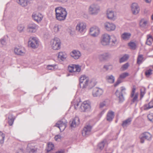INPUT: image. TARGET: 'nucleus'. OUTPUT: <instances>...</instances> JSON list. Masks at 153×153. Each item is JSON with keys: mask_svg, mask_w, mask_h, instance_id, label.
<instances>
[{"mask_svg": "<svg viewBox=\"0 0 153 153\" xmlns=\"http://www.w3.org/2000/svg\"><path fill=\"white\" fill-rule=\"evenodd\" d=\"M86 25L83 22H79L76 26V30L79 32L82 33L85 32L86 30Z\"/></svg>", "mask_w": 153, "mask_h": 153, "instance_id": "obj_11", "label": "nucleus"}, {"mask_svg": "<svg viewBox=\"0 0 153 153\" xmlns=\"http://www.w3.org/2000/svg\"><path fill=\"white\" fill-rule=\"evenodd\" d=\"M104 26L106 30L111 31L114 30L115 28V25L113 23L106 22L104 24Z\"/></svg>", "mask_w": 153, "mask_h": 153, "instance_id": "obj_21", "label": "nucleus"}, {"mask_svg": "<svg viewBox=\"0 0 153 153\" xmlns=\"http://www.w3.org/2000/svg\"><path fill=\"white\" fill-rule=\"evenodd\" d=\"M136 88L135 86H134L132 88V91L130 94V97L132 98L131 100V104L134 102H138V93H136L135 94Z\"/></svg>", "mask_w": 153, "mask_h": 153, "instance_id": "obj_13", "label": "nucleus"}, {"mask_svg": "<svg viewBox=\"0 0 153 153\" xmlns=\"http://www.w3.org/2000/svg\"><path fill=\"white\" fill-rule=\"evenodd\" d=\"M80 46L81 48L83 49H85L86 48V46L83 43L81 44H80Z\"/></svg>", "mask_w": 153, "mask_h": 153, "instance_id": "obj_56", "label": "nucleus"}, {"mask_svg": "<svg viewBox=\"0 0 153 153\" xmlns=\"http://www.w3.org/2000/svg\"><path fill=\"white\" fill-rule=\"evenodd\" d=\"M149 20L148 19H141L140 22V27L145 28L148 25Z\"/></svg>", "mask_w": 153, "mask_h": 153, "instance_id": "obj_27", "label": "nucleus"}, {"mask_svg": "<svg viewBox=\"0 0 153 153\" xmlns=\"http://www.w3.org/2000/svg\"><path fill=\"white\" fill-rule=\"evenodd\" d=\"M14 52L16 55L23 56L25 54L26 51L24 47L22 46H18L15 48Z\"/></svg>", "mask_w": 153, "mask_h": 153, "instance_id": "obj_12", "label": "nucleus"}, {"mask_svg": "<svg viewBox=\"0 0 153 153\" xmlns=\"http://www.w3.org/2000/svg\"><path fill=\"white\" fill-rule=\"evenodd\" d=\"M131 34L130 33H124L121 35V38L124 40H128L130 38Z\"/></svg>", "mask_w": 153, "mask_h": 153, "instance_id": "obj_35", "label": "nucleus"}, {"mask_svg": "<svg viewBox=\"0 0 153 153\" xmlns=\"http://www.w3.org/2000/svg\"><path fill=\"white\" fill-rule=\"evenodd\" d=\"M146 88H143L140 89V99L143 97L146 93Z\"/></svg>", "mask_w": 153, "mask_h": 153, "instance_id": "obj_47", "label": "nucleus"}, {"mask_svg": "<svg viewBox=\"0 0 153 153\" xmlns=\"http://www.w3.org/2000/svg\"><path fill=\"white\" fill-rule=\"evenodd\" d=\"M128 45L132 50H135L137 48V44L135 42L131 41L128 43Z\"/></svg>", "mask_w": 153, "mask_h": 153, "instance_id": "obj_33", "label": "nucleus"}, {"mask_svg": "<svg viewBox=\"0 0 153 153\" xmlns=\"http://www.w3.org/2000/svg\"><path fill=\"white\" fill-rule=\"evenodd\" d=\"M118 43L116 38L114 36L112 37L111 40V45L112 46H115Z\"/></svg>", "mask_w": 153, "mask_h": 153, "instance_id": "obj_38", "label": "nucleus"}, {"mask_svg": "<svg viewBox=\"0 0 153 153\" xmlns=\"http://www.w3.org/2000/svg\"><path fill=\"white\" fill-rule=\"evenodd\" d=\"M62 27L61 25H56L53 28L54 31L55 33L58 32L59 29Z\"/></svg>", "mask_w": 153, "mask_h": 153, "instance_id": "obj_46", "label": "nucleus"}, {"mask_svg": "<svg viewBox=\"0 0 153 153\" xmlns=\"http://www.w3.org/2000/svg\"><path fill=\"white\" fill-rule=\"evenodd\" d=\"M67 122L65 119L58 121L56 124L55 126L59 128L61 132L63 131L67 126Z\"/></svg>", "mask_w": 153, "mask_h": 153, "instance_id": "obj_7", "label": "nucleus"}, {"mask_svg": "<svg viewBox=\"0 0 153 153\" xmlns=\"http://www.w3.org/2000/svg\"><path fill=\"white\" fill-rule=\"evenodd\" d=\"M55 11L56 18L57 20L62 21L65 19L67 12L65 9L59 7L55 8Z\"/></svg>", "mask_w": 153, "mask_h": 153, "instance_id": "obj_1", "label": "nucleus"}, {"mask_svg": "<svg viewBox=\"0 0 153 153\" xmlns=\"http://www.w3.org/2000/svg\"><path fill=\"white\" fill-rule=\"evenodd\" d=\"M25 28V26L22 24L19 25L17 27V30L20 32H23Z\"/></svg>", "mask_w": 153, "mask_h": 153, "instance_id": "obj_44", "label": "nucleus"}, {"mask_svg": "<svg viewBox=\"0 0 153 153\" xmlns=\"http://www.w3.org/2000/svg\"><path fill=\"white\" fill-rule=\"evenodd\" d=\"M79 102H77L74 105V108L75 109H77L79 108L80 105Z\"/></svg>", "mask_w": 153, "mask_h": 153, "instance_id": "obj_53", "label": "nucleus"}, {"mask_svg": "<svg viewBox=\"0 0 153 153\" xmlns=\"http://www.w3.org/2000/svg\"><path fill=\"white\" fill-rule=\"evenodd\" d=\"M8 123L9 125L12 126L14 121L13 116L12 115H10L8 117Z\"/></svg>", "mask_w": 153, "mask_h": 153, "instance_id": "obj_43", "label": "nucleus"}, {"mask_svg": "<svg viewBox=\"0 0 153 153\" xmlns=\"http://www.w3.org/2000/svg\"><path fill=\"white\" fill-rule=\"evenodd\" d=\"M111 66L109 65H104V68L106 70H108L111 67Z\"/></svg>", "mask_w": 153, "mask_h": 153, "instance_id": "obj_54", "label": "nucleus"}, {"mask_svg": "<svg viewBox=\"0 0 153 153\" xmlns=\"http://www.w3.org/2000/svg\"><path fill=\"white\" fill-rule=\"evenodd\" d=\"M103 92V90L102 89L99 88L95 87L93 89L92 95L94 97H100L102 94Z\"/></svg>", "mask_w": 153, "mask_h": 153, "instance_id": "obj_17", "label": "nucleus"}, {"mask_svg": "<svg viewBox=\"0 0 153 153\" xmlns=\"http://www.w3.org/2000/svg\"><path fill=\"white\" fill-rule=\"evenodd\" d=\"M139 138L140 140V142L141 143L144 142L145 139L148 140H150L152 139V135L148 132H145L141 134Z\"/></svg>", "mask_w": 153, "mask_h": 153, "instance_id": "obj_8", "label": "nucleus"}, {"mask_svg": "<svg viewBox=\"0 0 153 153\" xmlns=\"http://www.w3.org/2000/svg\"><path fill=\"white\" fill-rule=\"evenodd\" d=\"M56 66V65H48L47 66V68L49 70H54Z\"/></svg>", "mask_w": 153, "mask_h": 153, "instance_id": "obj_50", "label": "nucleus"}, {"mask_svg": "<svg viewBox=\"0 0 153 153\" xmlns=\"http://www.w3.org/2000/svg\"><path fill=\"white\" fill-rule=\"evenodd\" d=\"M79 120L78 117H76L70 121V126L71 127L75 128L79 123Z\"/></svg>", "mask_w": 153, "mask_h": 153, "instance_id": "obj_25", "label": "nucleus"}, {"mask_svg": "<svg viewBox=\"0 0 153 153\" xmlns=\"http://www.w3.org/2000/svg\"><path fill=\"white\" fill-rule=\"evenodd\" d=\"M24 151L22 149H20L17 152V153H24Z\"/></svg>", "mask_w": 153, "mask_h": 153, "instance_id": "obj_58", "label": "nucleus"}, {"mask_svg": "<svg viewBox=\"0 0 153 153\" xmlns=\"http://www.w3.org/2000/svg\"><path fill=\"white\" fill-rule=\"evenodd\" d=\"M131 11L133 14L137 15L139 12L140 8L137 3H133L131 5Z\"/></svg>", "mask_w": 153, "mask_h": 153, "instance_id": "obj_19", "label": "nucleus"}, {"mask_svg": "<svg viewBox=\"0 0 153 153\" xmlns=\"http://www.w3.org/2000/svg\"><path fill=\"white\" fill-rule=\"evenodd\" d=\"M143 59V55H139L137 58V63L138 64H140L141 63Z\"/></svg>", "mask_w": 153, "mask_h": 153, "instance_id": "obj_45", "label": "nucleus"}, {"mask_svg": "<svg viewBox=\"0 0 153 153\" xmlns=\"http://www.w3.org/2000/svg\"><path fill=\"white\" fill-rule=\"evenodd\" d=\"M147 117L150 121L153 122V113H151L149 114L148 115Z\"/></svg>", "mask_w": 153, "mask_h": 153, "instance_id": "obj_51", "label": "nucleus"}, {"mask_svg": "<svg viewBox=\"0 0 153 153\" xmlns=\"http://www.w3.org/2000/svg\"><path fill=\"white\" fill-rule=\"evenodd\" d=\"M114 117V112L109 111L107 114V120L108 121H111Z\"/></svg>", "mask_w": 153, "mask_h": 153, "instance_id": "obj_31", "label": "nucleus"}, {"mask_svg": "<svg viewBox=\"0 0 153 153\" xmlns=\"http://www.w3.org/2000/svg\"><path fill=\"white\" fill-rule=\"evenodd\" d=\"M54 145L51 143H49L48 144V146L46 148L47 152H49L54 148Z\"/></svg>", "mask_w": 153, "mask_h": 153, "instance_id": "obj_39", "label": "nucleus"}, {"mask_svg": "<svg viewBox=\"0 0 153 153\" xmlns=\"http://www.w3.org/2000/svg\"><path fill=\"white\" fill-rule=\"evenodd\" d=\"M132 118L131 117H129L123 122L122 124V126L123 127H126L128 126L129 125L132 121Z\"/></svg>", "mask_w": 153, "mask_h": 153, "instance_id": "obj_29", "label": "nucleus"}, {"mask_svg": "<svg viewBox=\"0 0 153 153\" xmlns=\"http://www.w3.org/2000/svg\"><path fill=\"white\" fill-rule=\"evenodd\" d=\"M28 45L33 48H36L39 46V41L35 37H31L29 39Z\"/></svg>", "mask_w": 153, "mask_h": 153, "instance_id": "obj_6", "label": "nucleus"}, {"mask_svg": "<svg viewBox=\"0 0 153 153\" xmlns=\"http://www.w3.org/2000/svg\"><path fill=\"white\" fill-rule=\"evenodd\" d=\"M121 91L119 92L117 90L115 92V94L117 97L119 98V102H122L124 100V98L123 96L122 92L126 90V88L123 87H122L121 88Z\"/></svg>", "mask_w": 153, "mask_h": 153, "instance_id": "obj_10", "label": "nucleus"}, {"mask_svg": "<svg viewBox=\"0 0 153 153\" xmlns=\"http://www.w3.org/2000/svg\"><path fill=\"white\" fill-rule=\"evenodd\" d=\"M18 3L22 7L27 6L29 1L28 0H17Z\"/></svg>", "mask_w": 153, "mask_h": 153, "instance_id": "obj_34", "label": "nucleus"}, {"mask_svg": "<svg viewBox=\"0 0 153 153\" xmlns=\"http://www.w3.org/2000/svg\"><path fill=\"white\" fill-rule=\"evenodd\" d=\"M89 32L92 36L96 37L99 34L100 30L97 27L94 26L90 28Z\"/></svg>", "mask_w": 153, "mask_h": 153, "instance_id": "obj_14", "label": "nucleus"}, {"mask_svg": "<svg viewBox=\"0 0 153 153\" xmlns=\"http://www.w3.org/2000/svg\"><path fill=\"white\" fill-rule=\"evenodd\" d=\"M105 105V102H101L100 104V107L102 108Z\"/></svg>", "mask_w": 153, "mask_h": 153, "instance_id": "obj_57", "label": "nucleus"}, {"mask_svg": "<svg viewBox=\"0 0 153 153\" xmlns=\"http://www.w3.org/2000/svg\"><path fill=\"white\" fill-rule=\"evenodd\" d=\"M91 106L90 102L87 100L84 101L80 104L79 110L83 112H87L90 111Z\"/></svg>", "mask_w": 153, "mask_h": 153, "instance_id": "obj_3", "label": "nucleus"}, {"mask_svg": "<svg viewBox=\"0 0 153 153\" xmlns=\"http://www.w3.org/2000/svg\"><path fill=\"white\" fill-rule=\"evenodd\" d=\"M37 150V147L33 144L30 143L27 145V150L29 153H34Z\"/></svg>", "mask_w": 153, "mask_h": 153, "instance_id": "obj_24", "label": "nucleus"}, {"mask_svg": "<svg viewBox=\"0 0 153 153\" xmlns=\"http://www.w3.org/2000/svg\"><path fill=\"white\" fill-rule=\"evenodd\" d=\"M56 153H63V152L62 151H58L56 152Z\"/></svg>", "mask_w": 153, "mask_h": 153, "instance_id": "obj_61", "label": "nucleus"}, {"mask_svg": "<svg viewBox=\"0 0 153 153\" xmlns=\"http://www.w3.org/2000/svg\"><path fill=\"white\" fill-rule=\"evenodd\" d=\"M147 38L146 40V44L149 45H152V42H153V39L152 37L150 35H148L147 36Z\"/></svg>", "mask_w": 153, "mask_h": 153, "instance_id": "obj_36", "label": "nucleus"}, {"mask_svg": "<svg viewBox=\"0 0 153 153\" xmlns=\"http://www.w3.org/2000/svg\"><path fill=\"white\" fill-rule=\"evenodd\" d=\"M6 41L5 39L3 38L0 39V46L3 47L6 45Z\"/></svg>", "mask_w": 153, "mask_h": 153, "instance_id": "obj_49", "label": "nucleus"}, {"mask_svg": "<svg viewBox=\"0 0 153 153\" xmlns=\"http://www.w3.org/2000/svg\"><path fill=\"white\" fill-rule=\"evenodd\" d=\"M100 10V7L96 4H92L89 7L88 11L92 15H97Z\"/></svg>", "mask_w": 153, "mask_h": 153, "instance_id": "obj_4", "label": "nucleus"}, {"mask_svg": "<svg viewBox=\"0 0 153 153\" xmlns=\"http://www.w3.org/2000/svg\"><path fill=\"white\" fill-rule=\"evenodd\" d=\"M51 45L52 48L54 50H57L60 48L61 42L59 39L55 38L51 41Z\"/></svg>", "mask_w": 153, "mask_h": 153, "instance_id": "obj_5", "label": "nucleus"}, {"mask_svg": "<svg viewBox=\"0 0 153 153\" xmlns=\"http://www.w3.org/2000/svg\"><path fill=\"white\" fill-rule=\"evenodd\" d=\"M33 19L37 22L41 21L42 19L43 16L40 13H33L32 15Z\"/></svg>", "mask_w": 153, "mask_h": 153, "instance_id": "obj_26", "label": "nucleus"}, {"mask_svg": "<svg viewBox=\"0 0 153 153\" xmlns=\"http://www.w3.org/2000/svg\"><path fill=\"white\" fill-rule=\"evenodd\" d=\"M111 39L110 36L107 34H105L102 35L101 43L103 45H107L110 43V40Z\"/></svg>", "mask_w": 153, "mask_h": 153, "instance_id": "obj_9", "label": "nucleus"}, {"mask_svg": "<svg viewBox=\"0 0 153 153\" xmlns=\"http://www.w3.org/2000/svg\"><path fill=\"white\" fill-rule=\"evenodd\" d=\"M128 57L129 56L128 55H125L122 57L119 60L120 63H121L126 61V60H127Z\"/></svg>", "mask_w": 153, "mask_h": 153, "instance_id": "obj_41", "label": "nucleus"}, {"mask_svg": "<svg viewBox=\"0 0 153 153\" xmlns=\"http://www.w3.org/2000/svg\"><path fill=\"white\" fill-rule=\"evenodd\" d=\"M106 15L107 18L109 19L114 20L116 19V14L111 10L108 9L107 10Z\"/></svg>", "mask_w": 153, "mask_h": 153, "instance_id": "obj_18", "label": "nucleus"}, {"mask_svg": "<svg viewBox=\"0 0 153 153\" xmlns=\"http://www.w3.org/2000/svg\"><path fill=\"white\" fill-rule=\"evenodd\" d=\"M68 0H58V1L62 3H64L67 1Z\"/></svg>", "mask_w": 153, "mask_h": 153, "instance_id": "obj_59", "label": "nucleus"}, {"mask_svg": "<svg viewBox=\"0 0 153 153\" xmlns=\"http://www.w3.org/2000/svg\"><path fill=\"white\" fill-rule=\"evenodd\" d=\"M129 74L127 72H124L121 74L120 75L119 78L118 79L116 83L114 84V87H116L118 85L122 82L121 79H124Z\"/></svg>", "mask_w": 153, "mask_h": 153, "instance_id": "obj_23", "label": "nucleus"}, {"mask_svg": "<svg viewBox=\"0 0 153 153\" xmlns=\"http://www.w3.org/2000/svg\"><path fill=\"white\" fill-rule=\"evenodd\" d=\"M145 1L146 2L149 3L151 2V0H145Z\"/></svg>", "mask_w": 153, "mask_h": 153, "instance_id": "obj_60", "label": "nucleus"}, {"mask_svg": "<svg viewBox=\"0 0 153 153\" xmlns=\"http://www.w3.org/2000/svg\"><path fill=\"white\" fill-rule=\"evenodd\" d=\"M5 137V134L0 132V144L2 145L4 143Z\"/></svg>", "mask_w": 153, "mask_h": 153, "instance_id": "obj_42", "label": "nucleus"}, {"mask_svg": "<svg viewBox=\"0 0 153 153\" xmlns=\"http://www.w3.org/2000/svg\"><path fill=\"white\" fill-rule=\"evenodd\" d=\"M128 64L127 63L123 65L121 67V68L123 70H125L128 68Z\"/></svg>", "mask_w": 153, "mask_h": 153, "instance_id": "obj_52", "label": "nucleus"}, {"mask_svg": "<svg viewBox=\"0 0 153 153\" xmlns=\"http://www.w3.org/2000/svg\"><path fill=\"white\" fill-rule=\"evenodd\" d=\"M106 78L107 81L110 83H113L114 81V77L112 75L107 76L106 77Z\"/></svg>", "mask_w": 153, "mask_h": 153, "instance_id": "obj_37", "label": "nucleus"}, {"mask_svg": "<svg viewBox=\"0 0 153 153\" xmlns=\"http://www.w3.org/2000/svg\"><path fill=\"white\" fill-rule=\"evenodd\" d=\"M61 137V135H57L55 136L54 138L56 140H57L58 139H60Z\"/></svg>", "mask_w": 153, "mask_h": 153, "instance_id": "obj_55", "label": "nucleus"}, {"mask_svg": "<svg viewBox=\"0 0 153 153\" xmlns=\"http://www.w3.org/2000/svg\"><path fill=\"white\" fill-rule=\"evenodd\" d=\"M91 126L90 125H87L85 126L82 131V134L84 136L90 134H91Z\"/></svg>", "mask_w": 153, "mask_h": 153, "instance_id": "obj_20", "label": "nucleus"}, {"mask_svg": "<svg viewBox=\"0 0 153 153\" xmlns=\"http://www.w3.org/2000/svg\"><path fill=\"white\" fill-rule=\"evenodd\" d=\"M58 58L62 61L65 60L67 57L66 53L65 52H61L58 53Z\"/></svg>", "mask_w": 153, "mask_h": 153, "instance_id": "obj_30", "label": "nucleus"}, {"mask_svg": "<svg viewBox=\"0 0 153 153\" xmlns=\"http://www.w3.org/2000/svg\"><path fill=\"white\" fill-rule=\"evenodd\" d=\"M38 27V26L36 24L31 23L28 25L27 30L30 33H34L36 31Z\"/></svg>", "mask_w": 153, "mask_h": 153, "instance_id": "obj_16", "label": "nucleus"}, {"mask_svg": "<svg viewBox=\"0 0 153 153\" xmlns=\"http://www.w3.org/2000/svg\"><path fill=\"white\" fill-rule=\"evenodd\" d=\"M106 142V141L105 140H104L100 143H99L98 145V149H99L100 150H102L104 148L105 144Z\"/></svg>", "mask_w": 153, "mask_h": 153, "instance_id": "obj_40", "label": "nucleus"}, {"mask_svg": "<svg viewBox=\"0 0 153 153\" xmlns=\"http://www.w3.org/2000/svg\"><path fill=\"white\" fill-rule=\"evenodd\" d=\"M152 70L151 69H149L146 70L145 72V75L147 77H149L152 74Z\"/></svg>", "mask_w": 153, "mask_h": 153, "instance_id": "obj_48", "label": "nucleus"}, {"mask_svg": "<svg viewBox=\"0 0 153 153\" xmlns=\"http://www.w3.org/2000/svg\"><path fill=\"white\" fill-rule=\"evenodd\" d=\"M81 67L79 65H73L71 66H69L68 70L70 72H78L80 71Z\"/></svg>", "mask_w": 153, "mask_h": 153, "instance_id": "obj_15", "label": "nucleus"}, {"mask_svg": "<svg viewBox=\"0 0 153 153\" xmlns=\"http://www.w3.org/2000/svg\"><path fill=\"white\" fill-rule=\"evenodd\" d=\"M79 85L81 88H85L90 86L91 81L88 77L85 75L81 76L79 79Z\"/></svg>", "mask_w": 153, "mask_h": 153, "instance_id": "obj_2", "label": "nucleus"}, {"mask_svg": "<svg viewBox=\"0 0 153 153\" xmlns=\"http://www.w3.org/2000/svg\"><path fill=\"white\" fill-rule=\"evenodd\" d=\"M110 56V54L108 53H105L99 55L98 57L100 60L106 59Z\"/></svg>", "mask_w": 153, "mask_h": 153, "instance_id": "obj_28", "label": "nucleus"}, {"mask_svg": "<svg viewBox=\"0 0 153 153\" xmlns=\"http://www.w3.org/2000/svg\"><path fill=\"white\" fill-rule=\"evenodd\" d=\"M153 108V100H151L148 104H145L144 106V109L148 110Z\"/></svg>", "mask_w": 153, "mask_h": 153, "instance_id": "obj_32", "label": "nucleus"}, {"mask_svg": "<svg viewBox=\"0 0 153 153\" xmlns=\"http://www.w3.org/2000/svg\"><path fill=\"white\" fill-rule=\"evenodd\" d=\"M70 55L74 59H77L79 58L81 54L79 51L74 50L70 53Z\"/></svg>", "mask_w": 153, "mask_h": 153, "instance_id": "obj_22", "label": "nucleus"}]
</instances>
